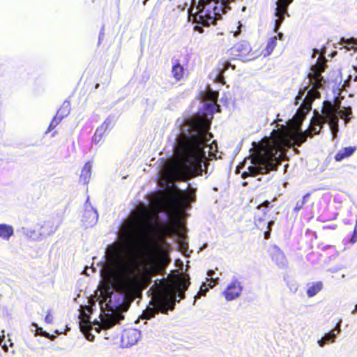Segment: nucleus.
<instances>
[{"instance_id": "nucleus-1", "label": "nucleus", "mask_w": 357, "mask_h": 357, "mask_svg": "<svg viewBox=\"0 0 357 357\" xmlns=\"http://www.w3.org/2000/svg\"><path fill=\"white\" fill-rule=\"evenodd\" d=\"M149 213L144 206L133 211L121 227L120 236L123 244L119 243L108 250L109 259L118 265L119 272L114 274L110 280L111 285L116 291L130 296L140 294L142 289L150 282L151 277L162 274L170 262L164 252H160L157 259H153L140 275H136L137 266L134 264L123 263L121 248L133 245L142 236L144 229L153 226Z\"/></svg>"}, {"instance_id": "nucleus-2", "label": "nucleus", "mask_w": 357, "mask_h": 357, "mask_svg": "<svg viewBox=\"0 0 357 357\" xmlns=\"http://www.w3.org/2000/svg\"><path fill=\"white\" fill-rule=\"evenodd\" d=\"M185 123L189 126L191 132H181L174 143L175 158L168 162L165 174L169 182L175 181H186L202 176L205 169L202 163L206 159L204 148L213 135L208 132L210 121L202 116H195L187 119Z\"/></svg>"}, {"instance_id": "nucleus-3", "label": "nucleus", "mask_w": 357, "mask_h": 357, "mask_svg": "<svg viewBox=\"0 0 357 357\" xmlns=\"http://www.w3.org/2000/svg\"><path fill=\"white\" fill-rule=\"evenodd\" d=\"M324 123V118L314 110L310 126L305 132L296 130L290 134L286 130H273L269 137H264L259 142H253L252 153L249 156L252 165L248 167V171L243 172L242 178L266 174L277 170L282 160L284 148L291 146V139L300 146L307 137L318 134Z\"/></svg>"}, {"instance_id": "nucleus-4", "label": "nucleus", "mask_w": 357, "mask_h": 357, "mask_svg": "<svg viewBox=\"0 0 357 357\" xmlns=\"http://www.w3.org/2000/svg\"><path fill=\"white\" fill-rule=\"evenodd\" d=\"M190 284L188 275H176L172 284L160 283L153 291L151 303L153 308H147L143 316L145 319H151L155 314L160 312L167 314L169 310H173L175 307L176 296L179 300L185 298V291Z\"/></svg>"}, {"instance_id": "nucleus-5", "label": "nucleus", "mask_w": 357, "mask_h": 357, "mask_svg": "<svg viewBox=\"0 0 357 357\" xmlns=\"http://www.w3.org/2000/svg\"><path fill=\"white\" fill-rule=\"evenodd\" d=\"M229 0H192L190 17L197 24L195 30L203 33V26L214 24L222 13L228 8Z\"/></svg>"}, {"instance_id": "nucleus-6", "label": "nucleus", "mask_w": 357, "mask_h": 357, "mask_svg": "<svg viewBox=\"0 0 357 357\" xmlns=\"http://www.w3.org/2000/svg\"><path fill=\"white\" fill-rule=\"evenodd\" d=\"M195 193L196 190L194 188L187 190L185 195H183L178 188H175L172 196L160 193L155 204L162 211H166L171 205L187 206L190 202L195 200Z\"/></svg>"}, {"instance_id": "nucleus-7", "label": "nucleus", "mask_w": 357, "mask_h": 357, "mask_svg": "<svg viewBox=\"0 0 357 357\" xmlns=\"http://www.w3.org/2000/svg\"><path fill=\"white\" fill-rule=\"evenodd\" d=\"M326 67L327 65L325 58L312 66L311 68L312 72L308 75L310 82L312 86L315 88H321L324 82V77L321 75V73L324 72Z\"/></svg>"}, {"instance_id": "nucleus-8", "label": "nucleus", "mask_w": 357, "mask_h": 357, "mask_svg": "<svg viewBox=\"0 0 357 357\" xmlns=\"http://www.w3.org/2000/svg\"><path fill=\"white\" fill-rule=\"evenodd\" d=\"M231 54L240 59H246L250 56L252 51L250 44L246 40H241L234 44L230 49Z\"/></svg>"}, {"instance_id": "nucleus-9", "label": "nucleus", "mask_w": 357, "mask_h": 357, "mask_svg": "<svg viewBox=\"0 0 357 357\" xmlns=\"http://www.w3.org/2000/svg\"><path fill=\"white\" fill-rule=\"evenodd\" d=\"M140 337V333L138 330L130 328L123 331L121 335L122 343L125 346H132L137 342Z\"/></svg>"}, {"instance_id": "nucleus-10", "label": "nucleus", "mask_w": 357, "mask_h": 357, "mask_svg": "<svg viewBox=\"0 0 357 357\" xmlns=\"http://www.w3.org/2000/svg\"><path fill=\"white\" fill-rule=\"evenodd\" d=\"M242 291V287L240 282L233 280L224 291V296L227 301H232L238 298Z\"/></svg>"}, {"instance_id": "nucleus-11", "label": "nucleus", "mask_w": 357, "mask_h": 357, "mask_svg": "<svg viewBox=\"0 0 357 357\" xmlns=\"http://www.w3.org/2000/svg\"><path fill=\"white\" fill-rule=\"evenodd\" d=\"M157 229L162 235L169 236L177 232L178 227L175 222H170L167 224H159Z\"/></svg>"}, {"instance_id": "nucleus-12", "label": "nucleus", "mask_w": 357, "mask_h": 357, "mask_svg": "<svg viewBox=\"0 0 357 357\" xmlns=\"http://www.w3.org/2000/svg\"><path fill=\"white\" fill-rule=\"evenodd\" d=\"M337 108L334 104L331 102L326 100L323 103L322 114H321L325 120V123L327 122V119L337 116Z\"/></svg>"}, {"instance_id": "nucleus-13", "label": "nucleus", "mask_w": 357, "mask_h": 357, "mask_svg": "<svg viewBox=\"0 0 357 357\" xmlns=\"http://www.w3.org/2000/svg\"><path fill=\"white\" fill-rule=\"evenodd\" d=\"M271 259L275 261L278 266L285 265L287 260L282 251L278 246H273L271 250Z\"/></svg>"}, {"instance_id": "nucleus-14", "label": "nucleus", "mask_w": 357, "mask_h": 357, "mask_svg": "<svg viewBox=\"0 0 357 357\" xmlns=\"http://www.w3.org/2000/svg\"><path fill=\"white\" fill-rule=\"evenodd\" d=\"M172 74L176 82L181 81L184 76V68L180 63L179 60L176 59L172 66Z\"/></svg>"}, {"instance_id": "nucleus-15", "label": "nucleus", "mask_w": 357, "mask_h": 357, "mask_svg": "<svg viewBox=\"0 0 357 357\" xmlns=\"http://www.w3.org/2000/svg\"><path fill=\"white\" fill-rule=\"evenodd\" d=\"M356 146H348L342 149L335 155L334 158L335 161L340 162L342 160L347 158L352 155L356 151Z\"/></svg>"}, {"instance_id": "nucleus-16", "label": "nucleus", "mask_w": 357, "mask_h": 357, "mask_svg": "<svg viewBox=\"0 0 357 357\" xmlns=\"http://www.w3.org/2000/svg\"><path fill=\"white\" fill-rule=\"evenodd\" d=\"M14 235V228L13 226L7 224H0V238L8 241Z\"/></svg>"}, {"instance_id": "nucleus-17", "label": "nucleus", "mask_w": 357, "mask_h": 357, "mask_svg": "<svg viewBox=\"0 0 357 357\" xmlns=\"http://www.w3.org/2000/svg\"><path fill=\"white\" fill-rule=\"evenodd\" d=\"M294 0H278L276 4V12L280 15L289 16L287 13L288 6L292 3Z\"/></svg>"}, {"instance_id": "nucleus-18", "label": "nucleus", "mask_w": 357, "mask_h": 357, "mask_svg": "<svg viewBox=\"0 0 357 357\" xmlns=\"http://www.w3.org/2000/svg\"><path fill=\"white\" fill-rule=\"evenodd\" d=\"M277 45V36L270 38L266 45L265 48L262 50L261 54L264 56H268L272 54Z\"/></svg>"}, {"instance_id": "nucleus-19", "label": "nucleus", "mask_w": 357, "mask_h": 357, "mask_svg": "<svg viewBox=\"0 0 357 357\" xmlns=\"http://www.w3.org/2000/svg\"><path fill=\"white\" fill-rule=\"evenodd\" d=\"M91 164L90 162H87L84 164V166L83 167L80 176L79 180L82 181L84 183H87L89 182V180L91 175Z\"/></svg>"}, {"instance_id": "nucleus-20", "label": "nucleus", "mask_w": 357, "mask_h": 357, "mask_svg": "<svg viewBox=\"0 0 357 357\" xmlns=\"http://www.w3.org/2000/svg\"><path fill=\"white\" fill-rule=\"evenodd\" d=\"M323 288L322 282H317L312 283L307 289V295L308 297H313L317 294Z\"/></svg>"}, {"instance_id": "nucleus-21", "label": "nucleus", "mask_w": 357, "mask_h": 357, "mask_svg": "<svg viewBox=\"0 0 357 357\" xmlns=\"http://www.w3.org/2000/svg\"><path fill=\"white\" fill-rule=\"evenodd\" d=\"M211 41L215 45L223 46L226 44L225 33L223 32L217 31L211 36Z\"/></svg>"}, {"instance_id": "nucleus-22", "label": "nucleus", "mask_w": 357, "mask_h": 357, "mask_svg": "<svg viewBox=\"0 0 357 357\" xmlns=\"http://www.w3.org/2000/svg\"><path fill=\"white\" fill-rule=\"evenodd\" d=\"M57 227H58L53 222L47 221L44 222L41 227V229H43V232L45 234L50 235L56 231Z\"/></svg>"}, {"instance_id": "nucleus-23", "label": "nucleus", "mask_w": 357, "mask_h": 357, "mask_svg": "<svg viewBox=\"0 0 357 357\" xmlns=\"http://www.w3.org/2000/svg\"><path fill=\"white\" fill-rule=\"evenodd\" d=\"M119 319L117 316L111 317L109 318L102 320L101 326L104 329H108L114 326L118 323Z\"/></svg>"}, {"instance_id": "nucleus-24", "label": "nucleus", "mask_w": 357, "mask_h": 357, "mask_svg": "<svg viewBox=\"0 0 357 357\" xmlns=\"http://www.w3.org/2000/svg\"><path fill=\"white\" fill-rule=\"evenodd\" d=\"M307 113V111L305 110L303 108L299 107L298 109L297 112L294 117V120L298 126H300L301 125Z\"/></svg>"}, {"instance_id": "nucleus-25", "label": "nucleus", "mask_w": 357, "mask_h": 357, "mask_svg": "<svg viewBox=\"0 0 357 357\" xmlns=\"http://www.w3.org/2000/svg\"><path fill=\"white\" fill-rule=\"evenodd\" d=\"M338 121L339 118L337 116L327 119V122H328L330 124L333 137L336 136V134L338 132Z\"/></svg>"}, {"instance_id": "nucleus-26", "label": "nucleus", "mask_w": 357, "mask_h": 357, "mask_svg": "<svg viewBox=\"0 0 357 357\" xmlns=\"http://www.w3.org/2000/svg\"><path fill=\"white\" fill-rule=\"evenodd\" d=\"M266 216H264L263 215H255V223L256 227L258 229H263L264 227L265 223H268L269 221H266Z\"/></svg>"}, {"instance_id": "nucleus-27", "label": "nucleus", "mask_w": 357, "mask_h": 357, "mask_svg": "<svg viewBox=\"0 0 357 357\" xmlns=\"http://www.w3.org/2000/svg\"><path fill=\"white\" fill-rule=\"evenodd\" d=\"M266 216H264L263 215H255V223L256 227L258 229H263L264 227L265 223H268L269 221H266Z\"/></svg>"}, {"instance_id": "nucleus-28", "label": "nucleus", "mask_w": 357, "mask_h": 357, "mask_svg": "<svg viewBox=\"0 0 357 357\" xmlns=\"http://www.w3.org/2000/svg\"><path fill=\"white\" fill-rule=\"evenodd\" d=\"M229 67L235 69V66L231 65L227 60H221L218 63V72L225 73Z\"/></svg>"}, {"instance_id": "nucleus-29", "label": "nucleus", "mask_w": 357, "mask_h": 357, "mask_svg": "<svg viewBox=\"0 0 357 357\" xmlns=\"http://www.w3.org/2000/svg\"><path fill=\"white\" fill-rule=\"evenodd\" d=\"M105 130L102 127H100L96 129L93 137V140L96 144L100 143L102 141L105 135Z\"/></svg>"}, {"instance_id": "nucleus-30", "label": "nucleus", "mask_w": 357, "mask_h": 357, "mask_svg": "<svg viewBox=\"0 0 357 357\" xmlns=\"http://www.w3.org/2000/svg\"><path fill=\"white\" fill-rule=\"evenodd\" d=\"M63 116L55 115L54 116V118L52 119V120L51 121V122L47 128V132H50L53 129H54L61 123V121L63 120Z\"/></svg>"}, {"instance_id": "nucleus-31", "label": "nucleus", "mask_w": 357, "mask_h": 357, "mask_svg": "<svg viewBox=\"0 0 357 357\" xmlns=\"http://www.w3.org/2000/svg\"><path fill=\"white\" fill-rule=\"evenodd\" d=\"M218 96L219 93L218 91H212L211 89L208 90L205 93V99L211 100L215 103L218 102Z\"/></svg>"}, {"instance_id": "nucleus-32", "label": "nucleus", "mask_w": 357, "mask_h": 357, "mask_svg": "<svg viewBox=\"0 0 357 357\" xmlns=\"http://www.w3.org/2000/svg\"><path fill=\"white\" fill-rule=\"evenodd\" d=\"M339 116L344 119L345 123H347L350 119L349 116L351 115L352 111L350 107L345 108L344 110H340L338 112Z\"/></svg>"}, {"instance_id": "nucleus-33", "label": "nucleus", "mask_w": 357, "mask_h": 357, "mask_svg": "<svg viewBox=\"0 0 357 357\" xmlns=\"http://www.w3.org/2000/svg\"><path fill=\"white\" fill-rule=\"evenodd\" d=\"M310 196V194L307 193L303 197L302 200L298 201L296 204L294 208V211L298 212L301 208H303V206L306 203V199L308 198Z\"/></svg>"}, {"instance_id": "nucleus-34", "label": "nucleus", "mask_w": 357, "mask_h": 357, "mask_svg": "<svg viewBox=\"0 0 357 357\" xmlns=\"http://www.w3.org/2000/svg\"><path fill=\"white\" fill-rule=\"evenodd\" d=\"M204 106L206 109L208 110L211 114L219 112L220 111V105H218L217 102L206 103Z\"/></svg>"}, {"instance_id": "nucleus-35", "label": "nucleus", "mask_w": 357, "mask_h": 357, "mask_svg": "<svg viewBox=\"0 0 357 357\" xmlns=\"http://www.w3.org/2000/svg\"><path fill=\"white\" fill-rule=\"evenodd\" d=\"M312 102L313 100L312 98L305 96L300 107L308 112L311 109Z\"/></svg>"}, {"instance_id": "nucleus-36", "label": "nucleus", "mask_w": 357, "mask_h": 357, "mask_svg": "<svg viewBox=\"0 0 357 357\" xmlns=\"http://www.w3.org/2000/svg\"><path fill=\"white\" fill-rule=\"evenodd\" d=\"M79 328L81 331L85 333L91 329V326L89 321L82 320L79 322Z\"/></svg>"}, {"instance_id": "nucleus-37", "label": "nucleus", "mask_w": 357, "mask_h": 357, "mask_svg": "<svg viewBox=\"0 0 357 357\" xmlns=\"http://www.w3.org/2000/svg\"><path fill=\"white\" fill-rule=\"evenodd\" d=\"M319 88H315L312 86V88L310 89L306 95L309 98H312L314 100L315 98L320 97V93L317 91Z\"/></svg>"}, {"instance_id": "nucleus-38", "label": "nucleus", "mask_w": 357, "mask_h": 357, "mask_svg": "<svg viewBox=\"0 0 357 357\" xmlns=\"http://www.w3.org/2000/svg\"><path fill=\"white\" fill-rule=\"evenodd\" d=\"M69 112H70V109H69L68 105H63L57 110V112H56V115H59V116H63V118H64L66 116H68Z\"/></svg>"}, {"instance_id": "nucleus-39", "label": "nucleus", "mask_w": 357, "mask_h": 357, "mask_svg": "<svg viewBox=\"0 0 357 357\" xmlns=\"http://www.w3.org/2000/svg\"><path fill=\"white\" fill-rule=\"evenodd\" d=\"M345 47L347 50L357 49V40L354 38L347 40L345 42Z\"/></svg>"}, {"instance_id": "nucleus-40", "label": "nucleus", "mask_w": 357, "mask_h": 357, "mask_svg": "<svg viewBox=\"0 0 357 357\" xmlns=\"http://www.w3.org/2000/svg\"><path fill=\"white\" fill-rule=\"evenodd\" d=\"M275 15L278 17V19L275 20L274 31H277L284 20L285 15H280L277 13H275Z\"/></svg>"}, {"instance_id": "nucleus-41", "label": "nucleus", "mask_w": 357, "mask_h": 357, "mask_svg": "<svg viewBox=\"0 0 357 357\" xmlns=\"http://www.w3.org/2000/svg\"><path fill=\"white\" fill-rule=\"evenodd\" d=\"M273 221H269L268 223H265L264 227L267 228L268 230L264 231V236L265 239H268L270 238L271 235V225H273Z\"/></svg>"}, {"instance_id": "nucleus-42", "label": "nucleus", "mask_w": 357, "mask_h": 357, "mask_svg": "<svg viewBox=\"0 0 357 357\" xmlns=\"http://www.w3.org/2000/svg\"><path fill=\"white\" fill-rule=\"evenodd\" d=\"M308 87L305 86L303 89H301L298 91V94L295 98V105L298 104V101L302 98L303 96L305 94V91L307 90Z\"/></svg>"}, {"instance_id": "nucleus-43", "label": "nucleus", "mask_w": 357, "mask_h": 357, "mask_svg": "<svg viewBox=\"0 0 357 357\" xmlns=\"http://www.w3.org/2000/svg\"><path fill=\"white\" fill-rule=\"evenodd\" d=\"M335 337V335L332 331L325 334L322 337L326 342L331 340V342H334V338Z\"/></svg>"}, {"instance_id": "nucleus-44", "label": "nucleus", "mask_w": 357, "mask_h": 357, "mask_svg": "<svg viewBox=\"0 0 357 357\" xmlns=\"http://www.w3.org/2000/svg\"><path fill=\"white\" fill-rule=\"evenodd\" d=\"M36 332H37L38 335H40L43 336L45 337L50 338V339L52 338V337H51L48 333L44 331L43 330V328H40V327H37L36 328Z\"/></svg>"}, {"instance_id": "nucleus-45", "label": "nucleus", "mask_w": 357, "mask_h": 357, "mask_svg": "<svg viewBox=\"0 0 357 357\" xmlns=\"http://www.w3.org/2000/svg\"><path fill=\"white\" fill-rule=\"evenodd\" d=\"M53 319L54 318L52 314H51V312H48L47 314L45 317V321L48 324H51L53 323Z\"/></svg>"}, {"instance_id": "nucleus-46", "label": "nucleus", "mask_w": 357, "mask_h": 357, "mask_svg": "<svg viewBox=\"0 0 357 357\" xmlns=\"http://www.w3.org/2000/svg\"><path fill=\"white\" fill-rule=\"evenodd\" d=\"M270 206V202L268 200L263 202L257 206V209H260L261 207L268 208Z\"/></svg>"}, {"instance_id": "nucleus-47", "label": "nucleus", "mask_w": 357, "mask_h": 357, "mask_svg": "<svg viewBox=\"0 0 357 357\" xmlns=\"http://www.w3.org/2000/svg\"><path fill=\"white\" fill-rule=\"evenodd\" d=\"M151 248L154 250L158 251L160 250V245H159L158 243L155 241H153L151 242Z\"/></svg>"}, {"instance_id": "nucleus-48", "label": "nucleus", "mask_w": 357, "mask_h": 357, "mask_svg": "<svg viewBox=\"0 0 357 357\" xmlns=\"http://www.w3.org/2000/svg\"><path fill=\"white\" fill-rule=\"evenodd\" d=\"M208 290L207 288H205L204 289H203L202 288L200 289V291L197 294V295L195 296V298H200V295H205L206 294V291Z\"/></svg>"}, {"instance_id": "nucleus-49", "label": "nucleus", "mask_w": 357, "mask_h": 357, "mask_svg": "<svg viewBox=\"0 0 357 357\" xmlns=\"http://www.w3.org/2000/svg\"><path fill=\"white\" fill-rule=\"evenodd\" d=\"M218 82H223V73H220V72H218Z\"/></svg>"}, {"instance_id": "nucleus-50", "label": "nucleus", "mask_w": 357, "mask_h": 357, "mask_svg": "<svg viewBox=\"0 0 357 357\" xmlns=\"http://www.w3.org/2000/svg\"><path fill=\"white\" fill-rule=\"evenodd\" d=\"M326 342L323 338L318 341L319 345L321 347H323L326 344Z\"/></svg>"}, {"instance_id": "nucleus-51", "label": "nucleus", "mask_w": 357, "mask_h": 357, "mask_svg": "<svg viewBox=\"0 0 357 357\" xmlns=\"http://www.w3.org/2000/svg\"><path fill=\"white\" fill-rule=\"evenodd\" d=\"M162 245H163V250H167V249H168L167 243L166 242H165L164 241H162Z\"/></svg>"}, {"instance_id": "nucleus-52", "label": "nucleus", "mask_w": 357, "mask_h": 357, "mask_svg": "<svg viewBox=\"0 0 357 357\" xmlns=\"http://www.w3.org/2000/svg\"><path fill=\"white\" fill-rule=\"evenodd\" d=\"M277 38H278L279 40H283V34L282 33H278L276 36Z\"/></svg>"}, {"instance_id": "nucleus-53", "label": "nucleus", "mask_w": 357, "mask_h": 357, "mask_svg": "<svg viewBox=\"0 0 357 357\" xmlns=\"http://www.w3.org/2000/svg\"><path fill=\"white\" fill-rule=\"evenodd\" d=\"M267 213H268V211H267L266 208L265 209L262 210V214L261 215H263L264 216H266Z\"/></svg>"}, {"instance_id": "nucleus-54", "label": "nucleus", "mask_w": 357, "mask_h": 357, "mask_svg": "<svg viewBox=\"0 0 357 357\" xmlns=\"http://www.w3.org/2000/svg\"><path fill=\"white\" fill-rule=\"evenodd\" d=\"M214 273H215L214 271L211 270V271H209L208 272V273H207V274H208V276L212 277V276L214 275Z\"/></svg>"}, {"instance_id": "nucleus-55", "label": "nucleus", "mask_w": 357, "mask_h": 357, "mask_svg": "<svg viewBox=\"0 0 357 357\" xmlns=\"http://www.w3.org/2000/svg\"><path fill=\"white\" fill-rule=\"evenodd\" d=\"M357 312V304L355 306L354 310L352 311V314H355Z\"/></svg>"}, {"instance_id": "nucleus-56", "label": "nucleus", "mask_w": 357, "mask_h": 357, "mask_svg": "<svg viewBox=\"0 0 357 357\" xmlns=\"http://www.w3.org/2000/svg\"><path fill=\"white\" fill-rule=\"evenodd\" d=\"M243 165V164H241V165H238V166L237 167V170H238V169H239V168H241Z\"/></svg>"}, {"instance_id": "nucleus-57", "label": "nucleus", "mask_w": 357, "mask_h": 357, "mask_svg": "<svg viewBox=\"0 0 357 357\" xmlns=\"http://www.w3.org/2000/svg\"><path fill=\"white\" fill-rule=\"evenodd\" d=\"M148 1H149V0H144V2H143L144 5H146V2H147Z\"/></svg>"}, {"instance_id": "nucleus-58", "label": "nucleus", "mask_w": 357, "mask_h": 357, "mask_svg": "<svg viewBox=\"0 0 357 357\" xmlns=\"http://www.w3.org/2000/svg\"><path fill=\"white\" fill-rule=\"evenodd\" d=\"M99 87V84H97L95 86L96 89H98Z\"/></svg>"}]
</instances>
